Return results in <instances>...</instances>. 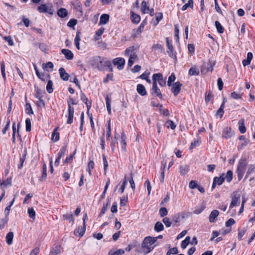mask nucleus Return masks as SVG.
Segmentation results:
<instances>
[{
  "label": "nucleus",
  "instance_id": "nucleus-8",
  "mask_svg": "<svg viewBox=\"0 0 255 255\" xmlns=\"http://www.w3.org/2000/svg\"><path fill=\"white\" fill-rule=\"evenodd\" d=\"M225 179V178L224 174H222L219 177H215L213 179L212 189H214L217 185L219 186L222 185L224 182Z\"/></svg>",
  "mask_w": 255,
  "mask_h": 255
},
{
  "label": "nucleus",
  "instance_id": "nucleus-46",
  "mask_svg": "<svg viewBox=\"0 0 255 255\" xmlns=\"http://www.w3.org/2000/svg\"><path fill=\"white\" fill-rule=\"evenodd\" d=\"M25 112L29 115L33 114L31 105L29 103H26L25 104Z\"/></svg>",
  "mask_w": 255,
  "mask_h": 255
},
{
  "label": "nucleus",
  "instance_id": "nucleus-34",
  "mask_svg": "<svg viewBox=\"0 0 255 255\" xmlns=\"http://www.w3.org/2000/svg\"><path fill=\"white\" fill-rule=\"evenodd\" d=\"M86 227V226H84V225H83V227L82 228H79L78 229H76L74 231L75 235L77 236V234H78L80 237L83 236V235L85 233Z\"/></svg>",
  "mask_w": 255,
  "mask_h": 255
},
{
  "label": "nucleus",
  "instance_id": "nucleus-55",
  "mask_svg": "<svg viewBox=\"0 0 255 255\" xmlns=\"http://www.w3.org/2000/svg\"><path fill=\"white\" fill-rule=\"evenodd\" d=\"M165 126L167 128H170L172 129H174L176 128V125L172 121L168 120L165 123Z\"/></svg>",
  "mask_w": 255,
  "mask_h": 255
},
{
  "label": "nucleus",
  "instance_id": "nucleus-24",
  "mask_svg": "<svg viewBox=\"0 0 255 255\" xmlns=\"http://www.w3.org/2000/svg\"><path fill=\"white\" fill-rule=\"evenodd\" d=\"M110 204H111V200L107 199V203L106 204H104V205H103V206L102 208L101 211L99 215V217H101L105 213L106 211L108 209V208L109 206L110 205Z\"/></svg>",
  "mask_w": 255,
  "mask_h": 255
},
{
  "label": "nucleus",
  "instance_id": "nucleus-2",
  "mask_svg": "<svg viewBox=\"0 0 255 255\" xmlns=\"http://www.w3.org/2000/svg\"><path fill=\"white\" fill-rule=\"evenodd\" d=\"M231 197L232 202L230 205V208H233L234 207L239 206L240 204V194L238 191H234L232 194Z\"/></svg>",
  "mask_w": 255,
  "mask_h": 255
},
{
  "label": "nucleus",
  "instance_id": "nucleus-29",
  "mask_svg": "<svg viewBox=\"0 0 255 255\" xmlns=\"http://www.w3.org/2000/svg\"><path fill=\"white\" fill-rule=\"evenodd\" d=\"M163 78V75L161 73H155L152 75V83L157 84V82H158L161 78Z\"/></svg>",
  "mask_w": 255,
  "mask_h": 255
},
{
  "label": "nucleus",
  "instance_id": "nucleus-31",
  "mask_svg": "<svg viewBox=\"0 0 255 255\" xmlns=\"http://www.w3.org/2000/svg\"><path fill=\"white\" fill-rule=\"evenodd\" d=\"M125 254V251L123 249H119L117 251L110 250L109 253V255H122Z\"/></svg>",
  "mask_w": 255,
  "mask_h": 255
},
{
  "label": "nucleus",
  "instance_id": "nucleus-62",
  "mask_svg": "<svg viewBox=\"0 0 255 255\" xmlns=\"http://www.w3.org/2000/svg\"><path fill=\"white\" fill-rule=\"evenodd\" d=\"M224 107H223V105H221L220 108L218 109L216 113V116H219L220 118H222L224 113Z\"/></svg>",
  "mask_w": 255,
  "mask_h": 255
},
{
  "label": "nucleus",
  "instance_id": "nucleus-43",
  "mask_svg": "<svg viewBox=\"0 0 255 255\" xmlns=\"http://www.w3.org/2000/svg\"><path fill=\"white\" fill-rule=\"evenodd\" d=\"M190 240V237L189 236L186 237L185 239L182 241L181 245V248L183 249H185L189 244Z\"/></svg>",
  "mask_w": 255,
  "mask_h": 255
},
{
  "label": "nucleus",
  "instance_id": "nucleus-52",
  "mask_svg": "<svg viewBox=\"0 0 255 255\" xmlns=\"http://www.w3.org/2000/svg\"><path fill=\"white\" fill-rule=\"evenodd\" d=\"M53 86V82L51 80H49L46 86V90L49 93H51L53 91V89L52 88Z\"/></svg>",
  "mask_w": 255,
  "mask_h": 255
},
{
  "label": "nucleus",
  "instance_id": "nucleus-54",
  "mask_svg": "<svg viewBox=\"0 0 255 255\" xmlns=\"http://www.w3.org/2000/svg\"><path fill=\"white\" fill-rule=\"evenodd\" d=\"M176 77L174 73H172L171 75L169 77L167 81V85L169 87L171 86L172 83L175 80Z\"/></svg>",
  "mask_w": 255,
  "mask_h": 255
},
{
  "label": "nucleus",
  "instance_id": "nucleus-19",
  "mask_svg": "<svg viewBox=\"0 0 255 255\" xmlns=\"http://www.w3.org/2000/svg\"><path fill=\"white\" fill-rule=\"evenodd\" d=\"M136 90L137 93L142 96H144L147 94L145 88L142 84H138L137 85Z\"/></svg>",
  "mask_w": 255,
  "mask_h": 255
},
{
  "label": "nucleus",
  "instance_id": "nucleus-10",
  "mask_svg": "<svg viewBox=\"0 0 255 255\" xmlns=\"http://www.w3.org/2000/svg\"><path fill=\"white\" fill-rule=\"evenodd\" d=\"M235 134L234 131L230 127H226L224 128L222 137L225 138H229L233 136Z\"/></svg>",
  "mask_w": 255,
  "mask_h": 255
},
{
  "label": "nucleus",
  "instance_id": "nucleus-27",
  "mask_svg": "<svg viewBox=\"0 0 255 255\" xmlns=\"http://www.w3.org/2000/svg\"><path fill=\"white\" fill-rule=\"evenodd\" d=\"M57 14L59 17L64 18L67 16L68 12L66 8H61L57 11Z\"/></svg>",
  "mask_w": 255,
  "mask_h": 255
},
{
  "label": "nucleus",
  "instance_id": "nucleus-5",
  "mask_svg": "<svg viewBox=\"0 0 255 255\" xmlns=\"http://www.w3.org/2000/svg\"><path fill=\"white\" fill-rule=\"evenodd\" d=\"M37 10L40 13H48L50 15H52L54 11L52 6L48 7L46 4H42L38 6Z\"/></svg>",
  "mask_w": 255,
  "mask_h": 255
},
{
  "label": "nucleus",
  "instance_id": "nucleus-22",
  "mask_svg": "<svg viewBox=\"0 0 255 255\" xmlns=\"http://www.w3.org/2000/svg\"><path fill=\"white\" fill-rule=\"evenodd\" d=\"M188 74L190 76H198L200 74V70L196 66L192 67L189 69Z\"/></svg>",
  "mask_w": 255,
  "mask_h": 255
},
{
  "label": "nucleus",
  "instance_id": "nucleus-33",
  "mask_svg": "<svg viewBox=\"0 0 255 255\" xmlns=\"http://www.w3.org/2000/svg\"><path fill=\"white\" fill-rule=\"evenodd\" d=\"M11 185V178H7L5 180L2 181L0 183V187L3 190V188L6 187L7 186Z\"/></svg>",
  "mask_w": 255,
  "mask_h": 255
},
{
  "label": "nucleus",
  "instance_id": "nucleus-12",
  "mask_svg": "<svg viewBox=\"0 0 255 255\" xmlns=\"http://www.w3.org/2000/svg\"><path fill=\"white\" fill-rule=\"evenodd\" d=\"M71 4L73 6L74 8L80 12V15L83 14L82 4L79 0H73L71 2Z\"/></svg>",
  "mask_w": 255,
  "mask_h": 255
},
{
  "label": "nucleus",
  "instance_id": "nucleus-60",
  "mask_svg": "<svg viewBox=\"0 0 255 255\" xmlns=\"http://www.w3.org/2000/svg\"><path fill=\"white\" fill-rule=\"evenodd\" d=\"M26 124V131H30L31 129V123L30 119L27 118L25 120Z\"/></svg>",
  "mask_w": 255,
  "mask_h": 255
},
{
  "label": "nucleus",
  "instance_id": "nucleus-42",
  "mask_svg": "<svg viewBox=\"0 0 255 255\" xmlns=\"http://www.w3.org/2000/svg\"><path fill=\"white\" fill-rule=\"evenodd\" d=\"M26 151H25L24 153L23 154L22 156H21L20 157L19 163L18 165V169H21L22 168L23 163L26 158Z\"/></svg>",
  "mask_w": 255,
  "mask_h": 255
},
{
  "label": "nucleus",
  "instance_id": "nucleus-57",
  "mask_svg": "<svg viewBox=\"0 0 255 255\" xmlns=\"http://www.w3.org/2000/svg\"><path fill=\"white\" fill-rule=\"evenodd\" d=\"M128 179H127V176H125V179L122 183V185L119 189V190L121 191L122 193H123L125 191L126 186L128 183Z\"/></svg>",
  "mask_w": 255,
  "mask_h": 255
},
{
  "label": "nucleus",
  "instance_id": "nucleus-28",
  "mask_svg": "<svg viewBox=\"0 0 255 255\" xmlns=\"http://www.w3.org/2000/svg\"><path fill=\"white\" fill-rule=\"evenodd\" d=\"M13 238V233L12 232H8L6 236V242L8 245L12 244Z\"/></svg>",
  "mask_w": 255,
  "mask_h": 255
},
{
  "label": "nucleus",
  "instance_id": "nucleus-14",
  "mask_svg": "<svg viewBox=\"0 0 255 255\" xmlns=\"http://www.w3.org/2000/svg\"><path fill=\"white\" fill-rule=\"evenodd\" d=\"M66 145H64L62 147V148L60 149L58 154V157L56 158L55 161V166H58L59 164V160L61 157L63 156L66 152Z\"/></svg>",
  "mask_w": 255,
  "mask_h": 255
},
{
  "label": "nucleus",
  "instance_id": "nucleus-11",
  "mask_svg": "<svg viewBox=\"0 0 255 255\" xmlns=\"http://www.w3.org/2000/svg\"><path fill=\"white\" fill-rule=\"evenodd\" d=\"M113 63L114 65L118 66V68L119 70H121L124 68L125 60L123 58H116L113 60Z\"/></svg>",
  "mask_w": 255,
  "mask_h": 255
},
{
  "label": "nucleus",
  "instance_id": "nucleus-48",
  "mask_svg": "<svg viewBox=\"0 0 255 255\" xmlns=\"http://www.w3.org/2000/svg\"><path fill=\"white\" fill-rule=\"evenodd\" d=\"M141 10L143 13H146V10H149V7L145 0L141 2Z\"/></svg>",
  "mask_w": 255,
  "mask_h": 255
},
{
  "label": "nucleus",
  "instance_id": "nucleus-23",
  "mask_svg": "<svg viewBox=\"0 0 255 255\" xmlns=\"http://www.w3.org/2000/svg\"><path fill=\"white\" fill-rule=\"evenodd\" d=\"M127 136L125 133L123 131L121 133V144L122 148L123 150H126L127 142H126Z\"/></svg>",
  "mask_w": 255,
  "mask_h": 255
},
{
  "label": "nucleus",
  "instance_id": "nucleus-36",
  "mask_svg": "<svg viewBox=\"0 0 255 255\" xmlns=\"http://www.w3.org/2000/svg\"><path fill=\"white\" fill-rule=\"evenodd\" d=\"M215 25L217 30V31L220 33H223L224 32V28L221 24V23L218 21H216L215 22Z\"/></svg>",
  "mask_w": 255,
  "mask_h": 255
},
{
  "label": "nucleus",
  "instance_id": "nucleus-17",
  "mask_svg": "<svg viewBox=\"0 0 255 255\" xmlns=\"http://www.w3.org/2000/svg\"><path fill=\"white\" fill-rule=\"evenodd\" d=\"M60 77L63 81H67L69 79L70 75L66 72L65 69L63 67H60L59 69Z\"/></svg>",
  "mask_w": 255,
  "mask_h": 255
},
{
  "label": "nucleus",
  "instance_id": "nucleus-61",
  "mask_svg": "<svg viewBox=\"0 0 255 255\" xmlns=\"http://www.w3.org/2000/svg\"><path fill=\"white\" fill-rule=\"evenodd\" d=\"M168 214V211L165 207H162L159 209V214L161 217H164Z\"/></svg>",
  "mask_w": 255,
  "mask_h": 255
},
{
  "label": "nucleus",
  "instance_id": "nucleus-9",
  "mask_svg": "<svg viewBox=\"0 0 255 255\" xmlns=\"http://www.w3.org/2000/svg\"><path fill=\"white\" fill-rule=\"evenodd\" d=\"M166 42L168 48L167 52L169 56L172 58H176V54L174 52L172 44L171 42L169 41L168 37L166 38Z\"/></svg>",
  "mask_w": 255,
  "mask_h": 255
},
{
  "label": "nucleus",
  "instance_id": "nucleus-18",
  "mask_svg": "<svg viewBox=\"0 0 255 255\" xmlns=\"http://www.w3.org/2000/svg\"><path fill=\"white\" fill-rule=\"evenodd\" d=\"M61 52L65 55V57L67 60H72L73 58L74 55L72 51L69 49H63Z\"/></svg>",
  "mask_w": 255,
  "mask_h": 255
},
{
  "label": "nucleus",
  "instance_id": "nucleus-13",
  "mask_svg": "<svg viewBox=\"0 0 255 255\" xmlns=\"http://www.w3.org/2000/svg\"><path fill=\"white\" fill-rule=\"evenodd\" d=\"M68 119L67 121V123L68 124H71L73 121V116L74 113V109L72 106H69L68 108Z\"/></svg>",
  "mask_w": 255,
  "mask_h": 255
},
{
  "label": "nucleus",
  "instance_id": "nucleus-25",
  "mask_svg": "<svg viewBox=\"0 0 255 255\" xmlns=\"http://www.w3.org/2000/svg\"><path fill=\"white\" fill-rule=\"evenodd\" d=\"M61 246L56 245L50 252V255H57L61 253Z\"/></svg>",
  "mask_w": 255,
  "mask_h": 255
},
{
  "label": "nucleus",
  "instance_id": "nucleus-47",
  "mask_svg": "<svg viewBox=\"0 0 255 255\" xmlns=\"http://www.w3.org/2000/svg\"><path fill=\"white\" fill-rule=\"evenodd\" d=\"M51 139L54 142L57 141L59 139V133L56 132V129H54L52 133Z\"/></svg>",
  "mask_w": 255,
  "mask_h": 255
},
{
  "label": "nucleus",
  "instance_id": "nucleus-38",
  "mask_svg": "<svg viewBox=\"0 0 255 255\" xmlns=\"http://www.w3.org/2000/svg\"><path fill=\"white\" fill-rule=\"evenodd\" d=\"M47 177V167L45 164H44L42 167V174L40 179L41 181L45 180Z\"/></svg>",
  "mask_w": 255,
  "mask_h": 255
},
{
  "label": "nucleus",
  "instance_id": "nucleus-39",
  "mask_svg": "<svg viewBox=\"0 0 255 255\" xmlns=\"http://www.w3.org/2000/svg\"><path fill=\"white\" fill-rule=\"evenodd\" d=\"M201 142L200 137H198L196 140H194L193 142H191L189 149H192L195 147L197 146H199Z\"/></svg>",
  "mask_w": 255,
  "mask_h": 255
},
{
  "label": "nucleus",
  "instance_id": "nucleus-4",
  "mask_svg": "<svg viewBox=\"0 0 255 255\" xmlns=\"http://www.w3.org/2000/svg\"><path fill=\"white\" fill-rule=\"evenodd\" d=\"M154 247L155 246H152L148 243L146 238L144 239L141 244V248L143 249L144 255H146L151 252L154 249Z\"/></svg>",
  "mask_w": 255,
  "mask_h": 255
},
{
  "label": "nucleus",
  "instance_id": "nucleus-49",
  "mask_svg": "<svg viewBox=\"0 0 255 255\" xmlns=\"http://www.w3.org/2000/svg\"><path fill=\"white\" fill-rule=\"evenodd\" d=\"M111 135V120L108 122L107 130V139L110 140V137Z\"/></svg>",
  "mask_w": 255,
  "mask_h": 255
},
{
  "label": "nucleus",
  "instance_id": "nucleus-50",
  "mask_svg": "<svg viewBox=\"0 0 255 255\" xmlns=\"http://www.w3.org/2000/svg\"><path fill=\"white\" fill-rule=\"evenodd\" d=\"M225 179H226L228 183H230L233 179V172L231 170H228L225 176Z\"/></svg>",
  "mask_w": 255,
  "mask_h": 255
},
{
  "label": "nucleus",
  "instance_id": "nucleus-16",
  "mask_svg": "<svg viewBox=\"0 0 255 255\" xmlns=\"http://www.w3.org/2000/svg\"><path fill=\"white\" fill-rule=\"evenodd\" d=\"M152 94H155L160 99L162 98V95L159 88L157 86V84L152 83Z\"/></svg>",
  "mask_w": 255,
  "mask_h": 255
},
{
  "label": "nucleus",
  "instance_id": "nucleus-40",
  "mask_svg": "<svg viewBox=\"0 0 255 255\" xmlns=\"http://www.w3.org/2000/svg\"><path fill=\"white\" fill-rule=\"evenodd\" d=\"M53 67H54L53 64L51 62H48L46 64L43 63V64H42L43 69L44 70H46L47 71H48V70L47 69V68H49V69H50L51 71H53Z\"/></svg>",
  "mask_w": 255,
  "mask_h": 255
},
{
  "label": "nucleus",
  "instance_id": "nucleus-59",
  "mask_svg": "<svg viewBox=\"0 0 255 255\" xmlns=\"http://www.w3.org/2000/svg\"><path fill=\"white\" fill-rule=\"evenodd\" d=\"M178 253V249L176 247H174L170 249L167 252L166 255H171L172 254H177Z\"/></svg>",
  "mask_w": 255,
  "mask_h": 255
},
{
  "label": "nucleus",
  "instance_id": "nucleus-30",
  "mask_svg": "<svg viewBox=\"0 0 255 255\" xmlns=\"http://www.w3.org/2000/svg\"><path fill=\"white\" fill-rule=\"evenodd\" d=\"M239 129L241 133H244L246 131V128L244 124V120L242 119L239 122Z\"/></svg>",
  "mask_w": 255,
  "mask_h": 255
},
{
  "label": "nucleus",
  "instance_id": "nucleus-44",
  "mask_svg": "<svg viewBox=\"0 0 255 255\" xmlns=\"http://www.w3.org/2000/svg\"><path fill=\"white\" fill-rule=\"evenodd\" d=\"M193 7V0H188V2L185 3L183 5L182 7V10H185L187 9L188 7H191L192 8Z\"/></svg>",
  "mask_w": 255,
  "mask_h": 255
},
{
  "label": "nucleus",
  "instance_id": "nucleus-64",
  "mask_svg": "<svg viewBox=\"0 0 255 255\" xmlns=\"http://www.w3.org/2000/svg\"><path fill=\"white\" fill-rule=\"evenodd\" d=\"M77 23L76 19H71L67 23V26L70 27H73Z\"/></svg>",
  "mask_w": 255,
  "mask_h": 255
},
{
  "label": "nucleus",
  "instance_id": "nucleus-41",
  "mask_svg": "<svg viewBox=\"0 0 255 255\" xmlns=\"http://www.w3.org/2000/svg\"><path fill=\"white\" fill-rule=\"evenodd\" d=\"M80 37L79 35V32H77L76 37L74 39V43L76 48L79 50L80 49Z\"/></svg>",
  "mask_w": 255,
  "mask_h": 255
},
{
  "label": "nucleus",
  "instance_id": "nucleus-37",
  "mask_svg": "<svg viewBox=\"0 0 255 255\" xmlns=\"http://www.w3.org/2000/svg\"><path fill=\"white\" fill-rule=\"evenodd\" d=\"M154 229L156 232H159L164 230V226L161 222H157L155 224Z\"/></svg>",
  "mask_w": 255,
  "mask_h": 255
},
{
  "label": "nucleus",
  "instance_id": "nucleus-26",
  "mask_svg": "<svg viewBox=\"0 0 255 255\" xmlns=\"http://www.w3.org/2000/svg\"><path fill=\"white\" fill-rule=\"evenodd\" d=\"M189 171V167L186 165H181L179 167V172L181 175H186Z\"/></svg>",
  "mask_w": 255,
  "mask_h": 255
},
{
  "label": "nucleus",
  "instance_id": "nucleus-7",
  "mask_svg": "<svg viewBox=\"0 0 255 255\" xmlns=\"http://www.w3.org/2000/svg\"><path fill=\"white\" fill-rule=\"evenodd\" d=\"M182 84L179 82H176L173 84H171V92L173 94L174 96H177L180 93L181 87Z\"/></svg>",
  "mask_w": 255,
  "mask_h": 255
},
{
  "label": "nucleus",
  "instance_id": "nucleus-45",
  "mask_svg": "<svg viewBox=\"0 0 255 255\" xmlns=\"http://www.w3.org/2000/svg\"><path fill=\"white\" fill-rule=\"evenodd\" d=\"M110 179H109L107 182H106V185L105 186V189H104V190L102 193V194L101 195L100 197V201L103 200V199L105 198V195H106V192H107V190L109 187V186L110 185Z\"/></svg>",
  "mask_w": 255,
  "mask_h": 255
},
{
  "label": "nucleus",
  "instance_id": "nucleus-35",
  "mask_svg": "<svg viewBox=\"0 0 255 255\" xmlns=\"http://www.w3.org/2000/svg\"><path fill=\"white\" fill-rule=\"evenodd\" d=\"M106 107L107 109V111L108 112V114L110 115L111 114V100L109 97V96L107 95L106 97Z\"/></svg>",
  "mask_w": 255,
  "mask_h": 255
},
{
  "label": "nucleus",
  "instance_id": "nucleus-15",
  "mask_svg": "<svg viewBox=\"0 0 255 255\" xmlns=\"http://www.w3.org/2000/svg\"><path fill=\"white\" fill-rule=\"evenodd\" d=\"M219 215V212L217 210H213L210 213L209 217V220L210 223H215L218 216Z\"/></svg>",
  "mask_w": 255,
  "mask_h": 255
},
{
  "label": "nucleus",
  "instance_id": "nucleus-58",
  "mask_svg": "<svg viewBox=\"0 0 255 255\" xmlns=\"http://www.w3.org/2000/svg\"><path fill=\"white\" fill-rule=\"evenodd\" d=\"M231 97L234 99L238 100L242 98V94L237 93L236 92H233L231 93Z\"/></svg>",
  "mask_w": 255,
  "mask_h": 255
},
{
  "label": "nucleus",
  "instance_id": "nucleus-6",
  "mask_svg": "<svg viewBox=\"0 0 255 255\" xmlns=\"http://www.w3.org/2000/svg\"><path fill=\"white\" fill-rule=\"evenodd\" d=\"M138 48L137 46H130L126 49L125 54L128 56L137 57V50Z\"/></svg>",
  "mask_w": 255,
  "mask_h": 255
},
{
  "label": "nucleus",
  "instance_id": "nucleus-3",
  "mask_svg": "<svg viewBox=\"0 0 255 255\" xmlns=\"http://www.w3.org/2000/svg\"><path fill=\"white\" fill-rule=\"evenodd\" d=\"M103 58L100 56L95 57L92 60V65L95 66L100 71L103 70Z\"/></svg>",
  "mask_w": 255,
  "mask_h": 255
},
{
  "label": "nucleus",
  "instance_id": "nucleus-51",
  "mask_svg": "<svg viewBox=\"0 0 255 255\" xmlns=\"http://www.w3.org/2000/svg\"><path fill=\"white\" fill-rule=\"evenodd\" d=\"M27 212L29 217L34 220L35 219V212L34 209L32 208H29Z\"/></svg>",
  "mask_w": 255,
  "mask_h": 255
},
{
  "label": "nucleus",
  "instance_id": "nucleus-20",
  "mask_svg": "<svg viewBox=\"0 0 255 255\" xmlns=\"http://www.w3.org/2000/svg\"><path fill=\"white\" fill-rule=\"evenodd\" d=\"M110 16L108 14H102L100 18L99 25L106 24L109 20Z\"/></svg>",
  "mask_w": 255,
  "mask_h": 255
},
{
  "label": "nucleus",
  "instance_id": "nucleus-53",
  "mask_svg": "<svg viewBox=\"0 0 255 255\" xmlns=\"http://www.w3.org/2000/svg\"><path fill=\"white\" fill-rule=\"evenodd\" d=\"M63 218L64 220H68L70 222H72L73 224L74 223V219L72 213L64 215Z\"/></svg>",
  "mask_w": 255,
  "mask_h": 255
},
{
  "label": "nucleus",
  "instance_id": "nucleus-21",
  "mask_svg": "<svg viewBox=\"0 0 255 255\" xmlns=\"http://www.w3.org/2000/svg\"><path fill=\"white\" fill-rule=\"evenodd\" d=\"M130 18L131 21L134 23H138L140 20V17L138 14L134 13L133 12H130Z\"/></svg>",
  "mask_w": 255,
  "mask_h": 255
},
{
  "label": "nucleus",
  "instance_id": "nucleus-56",
  "mask_svg": "<svg viewBox=\"0 0 255 255\" xmlns=\"http://www.w3.org/2000/svg\"><path fill=\"white\" fill-rule=\"evenodd\" d=\"M8 220V217H5L2 219H0V230L2 229L4 227L5 224L7 223Z\"/></svg>",
  "mask_w": 255,
  "mask_h": 255
},
{
  "label": "nucleus",
  "instance_id": "nucleus-63",
  "mask_svg": "<svg viewBox=\"0 0 255 255\" xmlns=\"http://www.w3.org/2000/svg\"><path fill=\"white\" fill-rule=\"evenodd\" d=\"M148 241V243L150 244L151 245H153L157 240V238L156 237H152L150 236H147L145 237Z\"/></svg>",
  "mask_w": 255,
  "mask_h": 255
},
{
  "label": "nucleus",
  "instance_id": "nucleus-1",
  "mask_svg": "<svg viewBox=\"0 0 255 255\" xmlns=\"http://www.w3.org/2000/svg\"><path fill=\"white\" fill-rule=\"evenodd\" d=\"M247 166V161L246 158H241L238 163L237 169V173L238 180L240 181L246 171Z\"/></svg>",
  "mask_w": 255,
  "mask_h": 255
},
{
  "label": "nucleus",
  "instance_id": "nucleus-32",
  "mask_svg": "<svg viewBox=\"0 0 255 255\" xmlns=\"http://www.w3.org/2000/svg\"><path fill=\"white\" fill-rule=\"evenodd\" d=\"M255 172V164H251L249 166L245 179H247L249 175L253 172Z\"/></svg>",
  "mask_w": 255,
  "mask_h": 255
}]
</instances>
